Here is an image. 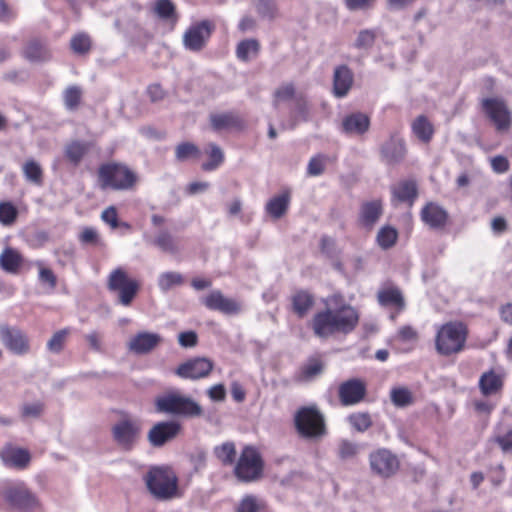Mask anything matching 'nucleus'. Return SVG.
Instances as JSON below:
<instances>
[{
    "label": "nucleus",
    "mask_w": 512,
    "mask_h": 512,
    "mask_svg": "<svg viewBox=\"0 0 512 512\" xmlns=\"http://www.w3.org/2000/svg\"><path fill=\"white\" fill-rule=\"evenodd\" d=\"M324 309L315 312L307 326L319 339H329L336 334L348 335L358 326L360 313L349 304L341 292L322 299Z\"/></svg>",
    "instance_id": "nucleus-1"
},
{
    "label": "nucleus",
    "mask_w": 512,
    "mask_h": 512,
    "mask_svg": "<svg viewBox=\"0 0 512 512\" xmlns=\"http://www.w3.org/2000/svg\"><path fill=\"white\" fill-rule=\"evenodd\" d=\"M469 337L468 325L462 321H449L441 326L435 334V350L444 357L459 354L466 347Z\"/></svg>",
    "instance_id": "nucleus-2"
},
{
    "label": "nucleus",
    "mask_w": 512,
    "mask_h": 512,
    "mask_svg": "<svg viewBox=\"0 0 512 512\" xmlns=\"http://www.w3.org/2000/svg\"><path fill=\"white\" fill-rule=\"evenodd\" d=\"M293 424L303 439H321L328 432L325 416L316 404L299 407L294 413Z\"/></svg>",
    "instance_id": "nucleus-3"
},
{
    "label": "nucleus",
    "mask_w": 512,
    "mask_h": 512,
    "mask_svg": "<svg viewBox=\"0 0 512 512\" xmlns=\"http://www.w3.org/2000/svg\"><path fill=\"white\" fill-rule=\"evenodd\" d=\"M97 179L102 190L126 191L135 187L138 177L127 165L107 162L98 167Z\"/></svg>",
    "instance_id": "nucleus-4"
},
{
    "label": "nucleus",
    "mask_w": 512,
    "mask_h": 512,
    "mask_svg": "<svg viewBox=\"0 0 512 512\" xmlns=\"http://www.w3.org/2000/svg\"><path fill=\"white\" fill-rule=\"evenodd\" d=\"M155 408L160 413L184 418H196L203 414V409L197 401L178 390H169L156 397Z\"/></svg>",
    "instance_id": "nucleus-5"
},
{
    "label": "nucleus",
    "mask_w": 512,
    "mask_h": 512,
    "mask_svg": "<svg viewBox=\"0 0 512 512\" xmlns=\"http://www.w3.org/2000/svg\"><path fill=\"white\" fill-rule=\"evenodd\" d=\"M148 491L158 500H170L178 494V477L169 466H154L144 476Z\"/></svg>",
    "instance_id": "nucleus-6"
},
{
    "label": "nucleus",
    "mask_w": 512,
    "mask_h": 512,
    "mask_svg": "<svg viewBox=\"0 0 512 512\" xmlns=\"http://www.w3.org/2000/svg\"><path fill=\"white\" fill-rule=\"evenodd\" d=\"M265 462L256 446L245 445L233 467L235 478L242 483H252L264 475Z\"/></svg>",
    "instance_id": "nucleus-7"
},
{
    "label": "nucleus",
    "mask_w": 512,
    "mask_h": 512,
    "mask_svg": "<svg viewBox=\"0 0 512 512\" xmlns=\"http://www.w3.org/2000/svg\"><path fill=\"white\" fill-rule=\"evenodd\" d=\"M106 286L110 293L117 295L118 303L125 307L132 304L141 288L139 280L130 277L123 267L109 273Z\"/></svg>",
    "instance_id": "nucleus-8"
},
{
    "label": "nucleus",
    "mask_w": 512,
    "mask_h": 512,
    "mask_svg": "<svg viewBox=\"0 0 512 512\" xmlns=\"http://www.w3.org/2000/svg\"><path fill=\"white\" fill-rule=\"evenodd\" d=\"M0 496L10 508L19 511H32L40 505L35 493L23 481H6Z\"/></svg>",
    "instance_id": "nucleus-9"
},
{
    "label": "nucleus",
    "mask_w": 512,
    "mask_h": 512,
    "mask_svg": "<svg viewBox=\"0 0 512 512\" xmlns=\"http://www.w3.org/2000/svg\"><path fill=\"white\" fill-rule=\"evenodd\" d=\"M481 109L498 132H508L512 127V111L506 101L499 97L481 100Z\"/></svg>",
    "instance_id": "nucleus-10"
},
{
    "label": "nucleus",
    "mask_w": 512,
    "mask_h": 512,
    "mask_svg": "<svg viewBox=\"0 0 512 512\" xmlns=\"http://www.w3.org/2000/svg\"><path fill=\"white\" fill-rule=\"evenodd\" d=\"M216 29L215 23L210 19H203L192 23L183 33L184 47L191 52H200L208 44Z\"/></svg>",
    "instance_id": "nucleus-11"
},
{
    "label": "nucleus",
    "mask_w": 512,
    "mask_h": 512,
    "mask_svg": "<svg viewBox=\"0 0 512 512\" xmlns=\"http://www.w3.org/2000/svg\"><path fill=\"white\" fill-rule=\"evenodd\" d=\"M372 472L382 478L394 476L400 469V461L396 454L386 448H378L369 455Z\"/></svg>",
    "instance_id": "nucleus-12"
},
{
    "label": "nucleus",
    "mask_w": 512,
    "mask_h": 512,
    "mask_svg": "<svg viewBox=\"0 0 512 512\" xmlns=\"http://www.w3.org/2000/svg\"><path fill=\"white\" fill-rule=\"evenodd\" d=\"M0 341L8 351L15 355H25L30 351L28 335L16 326L1 324Z\"/></svg>",
    "instance_id": "nucleus-13"
},
{
    "label": "nucleus",
    "mask_w": 512,
    "mask_h": 512,
    "mask_svg": "<svg viewBox=\"0 0 512 512\" xmlns=\"http://www.w3.org/2000/svg\"><path fill=\"white\" fill-rule=\"evenodd\" d=\"M337 393L342 406H354L365 400L367 384L363 379L350 378L339 384Z\"/></svg>",
    "instance_id": "nucleus-14"
},
{
    "label": "nucleus",
    "mask_w": 512,
    "mask_h": 512,
    "mask_svg": "<svg viewBox=\"0 0 512 512\" xmlns=\"http://www.w3.org/2000/svg\"><path fill=\"white\" fill-rule=\"evenodd\" d=\"M141 431L139 421L123 419L112 427V435L115 442L123 449L130 450L136 443Z\"/></svg>",
    "instance_id": "nucleus-15"
},
{
    "label": "nucleus",
    "mask_w": 512,
    "mask_h": 512,
    "mask_svg": "<svg viewBox=\"0 0 512 512\" xmlns=\"http://www.w3.org/2000/svg\"><path fill=\"white\" fill-rule=\"evenodd\" d=\"M214 363L205 357L191 358L181 363L175 370V374L182 379L198 380L210 375Z\"/></svg>",
    "instance_id": "nucleus-16"
},
{
    "label": "nucleus",
    "mask_w": 512,
    "mask_h": 512,
    "mask_svg": "<svg viewBox=\"0 0 512 512\" xmlns=\"http://www.w3.org/2000/svg\"><path fill=\"white\" fill-rule=\"evenodd\" d=\"M181 429L182 426L177 421H161L152 426L148 432L147 438L153 447H161L175 439Z\"/></svg>",
    "instance_id": "nucleus-17"
},
{
    "label": "nucleus",
    "mask_w": 512,
    "mask_h": 512,
    "mask_svg": "<svg viewBox=\"0 0 512 512\" xmlns=\"http://www.w3.org/2000/svg\"><path fill=\"white\" fill-rule=\"evenodd\" d=\"M201 303L209 310L219 311L225 315H236L241 311V304L232 298H227L220 290H213L201 298Z\"/></svg>",
    "instance_id": "nucleus-18"
},
{
    "label": "nucleus",
    "mask_w": 512,
    "mask_h": 512,
    "mask_svg": "<svg viewBox=\"0 0 512 512\" xmlns=\"http://www.w3.org/2000/svg\"><path fill=\"white\" fill-rule=\"evenodd\" d=\"M378 303L383 307L394 308L395 312L390 315V319L395 321L398 314L405 309V299L399 287L387 285L382 287L377 293Z\"/></svg>",
    "instance_id": "nucleus-19"
},
{
    "label": "nucleus",
    "mask_w": 512,
    "mask_h": 512,
    "mask_svg": "<svg viewBox=\"0 0 512 512\" xmlns=\"http://www.w3.org/2000/svg\"><path fill=\"white\" fill-rule=\"evenodd\" d=\"M380 154L382 160L388 165H395L402 162L407 154L404 139L396 134L391 135L381 146Z\"/></svg>",
    "instance_id": "nucleus-20"
},
{
    "label": "nucleus",
    "mask_w": 512,
    "mask_h": 512,
    "mask_svg": "<svg viewBox=\"0 0 512 512\" xmlns=\"http://www.w3.org/2000/svg\"><path fill=\"white\" fill-rule=\"evenodd\" d=\"M315 305V296L307 289H296L289 297V310L298 318H305Z\"/></svg>",
    "instance_id": "nucleus-21"
},
{
    "label": "nucleus",
    "mask_w": 512,
    "mask_h": 512,
    "mask_svg": "<svg viewBox=\"0 0 512 512\" xmlns=\"http://www.w3.org/2000/svg\"><path fill=\"white\" fill-rule=\"evenodd\" d=\"M0 458L4 465L18 470L26 469L31 462V454L28 449L11 444H6L2 448Z\"/></svg>",
    "instance_id": "nucleus-22"
},
{
    "label": "nucleus",
    "mask_w": 512,
    "mask_h": 512,
    "mask_svg": "<svg viewBox=\"0 0 512 512\" xmlns=\"http://www.w3.org/2000/svg\"><path fill=\"white\" fill-rule=\"evenodd\" d=\"M504 373L490 369L481 374L478 381V388L482 396L490 397L501 395L504 388Z\"/></svg>",
    "instance_id": "nucleus-23"
},
{
    "label": "nucleus",
    "mask_w": 512,
    "mask_h": 512,
    "mask_svg": "<svg viewBox=\"0 0 512 512\" xmlns=\"http://www.w3.org/2000/svg\"><path fill=\"white\" fill-rule=\"evenodd\" d=\"M420 218L431 229H443L448 223L449 215L439 204L428 202L421 209Z\"/></svg>",
    "instance_id": "nucleus-24"
},
{
    "label": "nucleus",
    "mask_w": 512,
    "mask_h": 512,
    "mask_svg": "<svg viewBox=\"0 0 512 512\" xmlns=\"http://www.w3.org/2000/svg\"><path fill=\"white\" fill-rule=\"evenodd\" d=\"M162 343V337L157 333L138 332L128 343L130 351L138 355H144L152 352Z\"/></svg>",
    "instance_id": "nucleus-25"
},
{
    "label": "nucleus",
    "mask_w": 512,
    "mask_h": 512,
    "mask_svg": "<svg viewBox=\"0 0 512 512\" xmlns=\"http://www.w3.org/2000/svg\"><path fill=\"white\" fill-rule=\"evenodd\" d=\"M382 214L383 201L381 199L364 201L359 209L358 222L362 227L371 230L379 221Z\"/></svg>",
    "instance_id": "nucleus-26"
},
{
    "label": "nucleus",
    "mask_w": 512,
    "mask_h": 512,
    "mask_svg": "<svg viewBox=\"0 0 512 512\" xmlns=\"http://www.w3.org/2000/svg\"><path fill=\"white\" fill-rule=\"evenodd\" d=\"M22 55L26 60L35 63L47 62L52 58L49 47L39 38L29 40L23 48Z\"/></svg>",
    "instance_id": "nucleus-27"
},
{
    "label": "nucleus",
    "mask_w": 512,
    "mask_h": 512,
    "mask_svg": "<svg viewBox=\"0 0 512 512\" xmlns=\"http://www.w3.org/2000/svg\"><path fill=\"white\" fill-rule=\"evenodd\" d=\"M391 193L392 200L412 207L418 197V186L415 180H402L391 188Z\"/></svg>",
    "instance_id": "nucleus-28"
},
{
    "label": "nucleus",
    "mask_w": 512,
    "mask_h": 512,
    "mask_svg": "<svg viewBox=\"0 0 512 512\" xmlns=\"http://www.w3.org/2000/svg\"><path fill=\"white\" fill-rule=\"evenodd\" d=\"M353 72L347 65L337 66L333 75V94L342 98L348 94L353 85Z\"/></svg>",
    "instance_id": "nucleus-29"
},
{
    "label": "nucleus",
    "mask_w": 512,
    "mask_h": 512,
    "mask_svg": "<svg viewBox=\"0 0 512 512\" xmlns=\"http://www.w3.org/2000/svg\"><path fill=\"white\" fill-rule=\"evenodd\" d=\"M210 123L215 131L228 129L242 130L245 127L244 120L234 112L211 114Z\"/></svg>",
    "instance_id": "nucleus-30"
},
{
    "label": "nucleus",
    "mask_w": 512,
    "mask_h": 512,
    "mask_svg": "<svg viewBox=\"0 0 512 512\" xmlns=\"http://www.w3.org/2000/svg\"><path fill=\"white\" fill-rule=\"evenodd\" d=\"M90 148L91 144L87 141L71 140L64 147V157L71 165L77 167L89 153Z\"/></svg>",
    "instance_id": "nucleus-31"
},
{
    "label": "nucleus",
    "mask_w": 512,
    "mask_h": 512,
    "mask_svg": "<svg viewBox=\"0 0 512 512\" xmlns=\"http://www.w3.org/2000/svg\"><path fill=\"white\" fill-rule=\"evenodd\" d=\"M291 201L290 191L285 190L281 194L273 196L265 206V210L273 219L283 217L289 208Z\"/></svg>",
    "instance_id": "nucleus-32"
},
{
    "label": "nucleus",
    "mask_w": 512,
    "mask_h": 512,
    "mask_svg": "<svg viewBox=\"0 0 512 512\" xmlns=\"http://www.w3.org/2000/svg\"><path fill=\"white\" fill-rule=\"evenodd\" d=\"M342 126L346 133L362 135L369 130L370 119L363 113H353L343 119Z\"/></svg>",
    "instance_id": "nucleus-33"
},
{
    "label": "nucleus",
    "mask_w": 512,
    "mask_h": 512,
    "mask_svg": "<svg viewBox=\"0 0 512 512\" xmlns=\"http://www.w3.org/2000/svg\"><path fill=\"white\" fill-rule=\"evenodd\" d=\"M411 130L417 139L425 144L431 142L435 133L433 124L425 115H419L413 120Z\"/></svg>",
    "instance_id": "nucleus-34"
},
{
    "label": "nucleus",
    "mask_w": 512,
    "mask_h": 512,
    "mask_svg": "<svg viewBox=\"0 0 512 512\" xmlns=\"http://www.w3.org/2000/svg\"><path fill=\"white\" fill-rule=\"evenodd\" d=\"M213 453L222 466L234 467L237 461L236 445L232 441H226L220 445L215 446Z\"/></svg>",
    "instance_id": "nucleus-35"
},
{
    "label": "nucleus",
    "mask_w": 512,
    "mask_h": 512,
    "mask_svg": "<svg viewBox=\"0 0 512 512\" xmlns=\"http://www.w3.org/2000/svg\"><path fill=\"white\" fill-rule=\"evenodd\" d=\"M300 93L297 92L294 83L285 82L277 87L273 93V107L278 109L282 103L294 102Z\"/></svg>",
    "instance_id": "nucleus-36"
},
{
    "label": "nucleus",
    "mask_w": 512,
    "mask_h": 512,
    "mask_svg": "<svg viewBox=\"0 0 512 512\" xmlns=\"http://www.w3.org/2000/svg\"><path fill=\"white\" fill-rule=\"evenodd\" d=\"M22 262L23 258L21 254L12 248L5 249L0 255V266L4 271L9 273H17Z\"/></svg>",
    "instance_id": "nucleus-37"
},
{
    "label": "nucleus",
    "mask_w": 512,
    "mask_h": 512,
    "mask_svg": "<svg viewBox=\"0 0 512 512\" xmlns=\"http://www.w3.org/2000/svg\"><path fill=\"white\" fill-rule=\"evenodd\" d=\"M260 52V43L256 39L240 41L236 47V56L243 62H248L251 57H257Z\"/></svg>",
    "instance_id": "nucleus-38"
},
{
    "label": "nucleus",
    "mask_w": 512,
    "mask_h": 512,
    "mask_svg": "<svg viewBox=\"0 0 512 512\" xmlns=\"http://www.w3.org/2000/svg\"><path fill=\"white\" fill-rule=\"evenodd\" d=\"M200 157V148L192 142H181L175 147V158L178 162L199 160Z\"/></svg>",
    "instance_id": "nucleus-39"
},
{
    "label": "nucleus",
    "mask_w": 512,
    "mask_h": 512,
    "mask_svg": "<svg viewBox=\"0 0 512 512\" xmlns=\"http://www.w3.org/2000/svg\"><path fill=\"white\" fill-rule=\"evenodd\" d=\"M205 152L209 156V161L201 165L203 171H214L224 162V153L215 143H209Z\"/></svg>",
    "instance_id": "nucleus-40"
},
{
    "label": "nucleus",
    "mask_w": 512,
    "mask_h": 512,
    "mask_svg": "<svg viewBox=\"0 0 512 512\" xmlns=\"http://www.w3.org/2000/svg\"><path fill=\"white\" fill-rule=\"evenodd\" d=\"M398 236L399 234L396 228L390 225H385L378 231L376 242L381 249L388 250L395 246Z\"/></svg>",
    "instance_id": "nucleus-41"
},
{
    "label": "nucleus",
    "mask_w": 512,
    "mask_h": 512,
    "mask_svg": "<svg viewBox=\"0 0 512 512\" xmlns=\"http://www.w3.org/2000/svg\"><path fill=\"white\" fill-rule=\"evenodd\" d=\"M266 503L255 495L247 494L239 502L236 512H266Z\"/></svg>",
    "instance_id": "nucleus-42"
},
{
    "label": "nucleus",
    "mask_w": 512,
    "mask_h": 512,
    "mask_svg": "<svg viewBox=\"0 0 512 512\" xmlns=\"http://www.w3.org/2000/svg\"><path fill=\"white\" fill-rule=\"evenodd\" d=\"M22 171L27 181L37 186L43 184V169L34 159H28L23 164Z\"/></svg>",
    "instance_id": "nucleus-43"
},
{
    "label": "nucleus",
    "mask_w": 512,
    "mask_h": 512,
    "mask_svg": "<svg viewBox=\"0 0 512 512\" xmlns=\"http://www.w3.org/2000/svg\"><path fill=\"white\" fill-rule=\"evenodd\" d=\"M18 208L11 201H0V224L5 227L13 226L18 219Z\"/></svg>",
    "instance_id": "nucleus-44"
},
{
    "label": "nucleus",
    "mask_w": 512,
    "mask_h": 512,
    "mask_svg": "<svg viewBox=\"0 0 512 512\" xmlns=\"http://www.w3.org/2000/svg\"><path fill=\"white\" fill-rule=\"evenodd\" d=\"M291 115L295 121L306 122L309 120L310 105L303 93L299 94L297 99L293 102Z\"/></svg>",
    "instance_id": "nucleus-45"
},
{
    "label": "nucleus",
    "mask_w": 512,
    "mask_h": 512,
    "mask_svg": "<svg viewBox=\"0 0 512 512\" xmlns=\"http://www.w3.org/2000/svg\"><path fill=\"white\" fill-rule=\"evenodd\" d=\"M323 368L324 365L320 359H309L308 362L301 367L298 378L300 381H310L320 375Z\"/></svg>",
    "instance_id": "nucleus-46"
},
{
    "label": "nucleus",
    "mask_w": 512,
    "mask_h": 512,
    "mask_svg": "<svg viewBox=\"0 0 512 512\" xmlns=\"http://www.w3.org/2000/svg\"><path fill=\"white\" fill-rule=\"evenodd\" d=\"M82 89L76 85L68 86L63 92V101L66 109L75 111L82 101Z\"/></svg>",
    "instance_id": "nucleus-47"
},
{
    "label": "nucleus",
    "mask_w": 512,
    "mask_h": 512,
    "mask_svg": "<svg viewBox=\"0 0 512 512\" xmlns=\"http://www.w3.org/2000/svg\"><path fill=\"white\" fill-rule=\"evenodd\" d=\"M347 420L354 430L361 433L373 425L372 417L368 412H354L348 416Z\"/></svg>",
    "instance_id": "nucleus-48"
},
{
    "label": "nucleus",
    "mask_w": 512,
    "mask_h": 512,
    "mask_svg": "<svg viewBox=\"0 0 512 512\" xmlns=\"http://www.w3.org/2000/svg\"><path fill=\"white\" fill-rule=\"evenodd\" d=\"M154 12L161 19L172 20L174 23L178 20L176 7L171 0H156Z\"/></svg>",
    "instance_id": "nucleus-49"
},
{
    "label": "nucleus",
    "mask_w": 512,
    "mask_h": 512,
    "mask_svg": "<svg viewBox=\"0 0 512 512\" xmlns=\"http://www.w3.org/2000/svg\"><path fill=\"white\" fill-rule=\"evenodd\" d=\"M392 403L396 407H406L414 402V397L407 387H394L390 392Z\"/></svg>",
    "instance_id": "nucleus-50"
},
{
    "label": "nucleus",
    "mask_w": 512,
    "mask_h": 512,
    "mask_svg": "<svg viewBox=\"0 0 512 512\" xmlns=\"http://www.w3.org/2000/svg\"><path fill=\"white\" fill-rule=\"evenodd\" d=\"M91 47V39L85 33H77L70 40V48L75 54H87L91 50Z\"/></svg>",
    "instance_id": "nucleus-51"
},
{
    "label": "nucleus",
    "mask_w": 512,
    "mask_h": 512,
    "mask_svg": "<svg viewBox=\"0 0 512 512\" xmlns=\"http://www.w3.org/2000/svg\"><path fill=\"white\" fill-rule=\"evenodd\" d=\"M154 244L167 253L175 254L179 251L176 240L167 231L160 232L154 239Z\"/></svg>",
    "instance_id": "nucleus-52"
},
{
    "label": "nucleus",
    "mask_w": 512,
    "mask_h": 512,
    "mask_svg": "<svg viewBox=\"0 0 512 512\" xmlns=\"http://www.w3.org/2000/svg\"><path fill=\"white\" fill-rule=\"evenodd\" d=\"M184 283V277L178 272H164L159 276L158 285L162 291H168L174 286Z\"/></svg>",
    "instance_id": "nucleus-53"
},
{
    "label": "nucleus",
    "mask_w": 512,
    "mask_h": 512,
    "mask_svg": "<svg viewBox=\"0 0 512 512\" xmlns=\"http://www.w3.org/2000/svg\"><path fill=\"white\" fill-rule=\"evenodd\" d=\"M376 37V32L372 29L361 30L354 42V47L358 50H369L373 47Z\"/></svg>",
    "instance_id": "nucleus-54"
},
{
    "label": "nucleus",
    "mask_w": 512,
    "mask_h": 512,
    "mask_svg": "<svg viewBox=\"0 0 512 512\" xmlns=\"http://www.w3.org/2000/svg\"><path fill=\"white\" fill-rule=\"evenodd\" d=\"M70 334L69 328L61 329L53 334L51 339L47 343V348L54 353L62 351L66 342L67 336Z\"/></svg>",
    "instance_id": "nucleus-55"
},
{
    "label": "nucleus",
    "mask_w": 512,
    "mask_h": 512,
    "mask_svg": "<svg viewBox=\"0 0 512 512\" xmlns=\"http://www.w3.org/2000/svg\"><path fill=\"white\" fill-rule=\"evenodd\" d=\"M327 157L323 154L313 156L307 166L309 176H319L325 171Z\"/></svg>",
    "instance_id": "nucleus-56"
},
{
    "label": "nucleus",
    "mask_w": 512,
    "mask_h": 512,
    "mask_svg": "<svg viewBox=\"0 0 512 512\" xmlns=\"http://www.w3.org/2000/svg\"><path fill=\"white\" fill-rule=\"evenodd\" d=\"M36 266L39 270V281L43 284H46L51 289H55L57 286V277L52 271V269L45 267L42 262H37Z\"/></svg>",
    "instance_id": "nucleus-57"
},
{
    "label": "nucleus",
    "mask_w": 512,
    "mask_h": 512,
    "mask_svg": "<svg viewBox=\"0 0 512 512\" xmlns=\"http://www.w3.org/2000/svg\"><path fill=\"white\" fill-rule=\"evenodd\" d=\"M358 453V447L349 440H342L337 449V455L341 460H348L355 457Z\"/></svg>",
    "instance_id": "nucleus-58"
},
{
    "label": "nucleus",
    "mask_w": 512,
    "mask_h": 512,
    "mask_svg": "<svg viewBox=\"0 0 512 512\" xmlns=\"http://www.w3.org/2000/svg\"><path fill=\"white\" fill-rule=\"evenodd\" d=\"M419 334L411 325L401 326L396 334V339L401 342H417Z\"/></svg>",
    "instance_id": "nucleus-59"
},
{
    "label": "nucleus",
    "mask_w": 512,
    "mask_h": 512,
    "mask_svg": "<svg viewBox=\"0 0 512 512\" xmlns=\"http://www.w3.org/2000/svg\"><path fill=\"white\" fill-rule=\"evenodd\" d=\"M257 13L263 18L272 19L276 15V5L271 0H260L256 6Z\"/></svg>",
    "instance_id": "nucleus-60"
},
{
    "label": "nucleus",
    "mask_w": 512,
    "mask_h": 512,
    "mask_svg": "<svg viewBox=\"0 0 512 512\" xmlns=\"http://www.w3.org/2000/svg\"><path fill=\"white\" fill-rule=\"evenodd\" d=\"M101 220L109 225L112 229H117L120 226V222L118 220V212L115 206L107 207L101 213Z\"/></svg>",
    "instance_id": "nucleus-61"
},
{
    "label": "nucleus",
    "mask_w": 512,
    "mask_h": 512,
    "mask_svg": "<svg viewBox=\"0 0 512 512\" xmlns=\"http://www.w3.org/2000/svg\"><path fill=\"white\" fill-rule=\"evenodd\" d=\"M79 241L82 244L98 245L99 234L93 227H84L78 236Z\"/></svg>",
    "instance_id": "nucleus-62"
},
{
    "label": "nucleus",
    "mask_w": 512,
    "mask_h": 512,
    "mask_svg": "<svg viewBox=\"0 0 512 512\" xmlns=\"http://www.w3.org/2000/svg\"><path fill=\"white\" fill-rule=\"evenodd\" d=\"M44 411V404L42 402L24 404L21 409L24 418H37Z\"/></svg>",
    "instance_id": "nucleus-63"
},
{
    "label": "nucleus",
    "mask_w": 512,
    "mask_h": 512,
    "mask_svg": "<svg viewBox=\"0 0 512 512\" xmlns=\"http://www.w3.org/2000/svg\"><path fill=\"white\" fill-rule=\"evenodd\" d=\"M494 441L499 445L504 453L512 451V429L508 430L503 435L495 437Z\"/></svg>",
    "instance_id": "nucleus-64"
}]
</instances>
